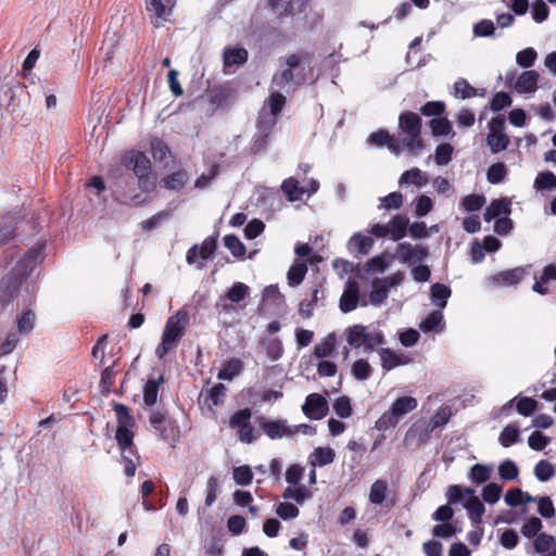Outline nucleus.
<instances>
[{"label": "nucleus", "instance_id": "f257e3e1", "mask_svg": "<svg viewBox=\"0 0 556 556\" xmlns=\"http://www.w3.org/2000/svg\"><path fill=\"white\" fill-rule=\"evenodd\" d=\"M189 321V314L184 308L178 309L174 315L167 318L161 337V342L155 349V355L159 359H164L179 345L181 339L186 334Z\"/></svg>", "mask_w": 556, "mask_h": 556}, {"label": "nucleus", "instance_id": "f03ea898", "mask_svg": "<svg viewBox=\"0 0 556 556\" xmlns=\"http://www.w3.org/2000/svg\"><path fill=\"white\" fill-rule=\"evenodd\" d=\"M308 53H290L285 58V68L274 74L273 87L279 90H287L288 86L300 87L307 81V71L304 66Z\"/></svg>", "mask_w": 556, "mask_h": 556}, {"label": "nucleus", "instance_id": "7ed1b4c3", "mask_svg": "<svg viewBox=\"0 0 556 556\" xmlns=\"http://www.w3.org/2000/svg\"><path fill=\"white\" fill-rule=\"evenodd\" d=\"M421 117L413 111H404L399 116V129L405 135L400 141L410 155L417 156L425 144L421 139Z\"/></svg>", "mask_w": 556, "mask_h": 556}, {"label": "nucleus", "instance_id": "20e7f679", "mask_svg": "<svg viewBox=\"0 0 556 556\" xmlns=\"http://www.w3.org/2000/svg\"><path fill=\"white\" fill-rule=\"evenodd\" d=\"M418 405L415 397L404 395L396 399L389 410L384 412L376 421L375 427L379 431H387L388 429L396 427L400 419L413 412Z\"/></svg>", "mask_w": 556, "mask_h": 556}, {"label": "nucleus", "instance_id": "39448f33", "mask_svg": "<svg viewBox=\"0 0 556 556\" xmlns=\"http://www.w3.org/2000/svg\"><path fill=\"white\" fill-rule=\"evenodd\" d=\"M149 424L156 437L164 442H175L179 438V427L174 420L167 408L160 407L151 410Z\"/></svg>", "mask_w": 556, "mask_h": 556}, {"label": "nucleus", "instance_id": "423d86ee", "mask_svg": "<svg viewBox=\"0 0 556 556\" xmlns=\"http://www.w3.org/2000/svg\"><path fill=\"white\" fill-rule=\"evenodd\" d=\"M252 412L250 408H243L236 412L229 420V427L238 430L240 441L252 443L254 441V428L251 425Z\"/></svg>", "mask_w": 556, "mask_h": 556}, {"label": "nucleus", "instance_id": "0eeeda50", "mask_svg": "<svg viewBox=\"0 0 556 556\" xmlns=\"http://www.w3.org/2000/svg\"><path fill=\"white\" fill-rule=\"evenodd\" d=\"M396 254L400 262L413 265L424 262L429 256V248L421 244L401 242L396 247Z\"/></svg>", "mask_w": 556, "mask_h": 556}, {"label": "nucleus", "instance_id": "6e6552de", "mask_svg": "<svg viewBox=\"0 0 556 556\" xmlns=\"http://www.w3.org/2000/svg\"><path fill=\"white\" fill-rule=\"evenodd\" d=\"M302 410L306 417L314 420L324 418L329 410L327 400L319 393H312L306 396Z\"/></svg>", "mask_w": 556, "mask_h": 556}, {"label": "nucleus", "instance_id": "1a4fd4ad", "mask_svg": "<svg viewBox=\"0 0 556 556\" xmlns=\"http://www.w3.org/2000/svg\"><path fill=\"white\" fill-rule=\"evenodd\" d=\"M42 248H30L16 263L15 267L9 273L16 275L21 278L23 283L24 279L34 270L37 265V260L41 253Z\"/></svg>", "mask_w": 556, "mask_h": 556}, {"label": "nucleus", "instance_id": "9d476101", "mask_svg": "<svg viewBox=\"0 0 556 556\" xmlns=\"http://www.w3.org/2000/svg\"><path fill=\"white\" fill-rule=\"evenodd\" d=\"M217 248V241L214 237H207L203 240L201 245L193 244L188 251L186 255V261L189 265H192L197 262V258L200 257L202 261H207L212 258Z\"/></svg>", "mask_w": 556, "mask_h": 556}, {"label": "nucleus", "instance_id": "9b49d317", "mask_svg": "<svg viewBox=\"0 0 556 556\" xmlns=\"http://www.w3.org/2000/svg\"><path fill=\"white\" fill-rule=\"evenodd\" d=\"M189 181V174L185 168H178L177 170L163 176L159 185L161 188L179 192L181 191Z\"/></svg>", "mask_w": 556, "mask_h": 556}, {"label": "nucleus", "instance_id": "f8f14e48", "mask_svg": "<svg viewBox=\"0 0 556 556\" xmlns=\"http://www.w3.org/2000/svg\"><path fill=\"white\" fill-rule=\"evenodd\" d=\"M368 142L376 147L387 146L388 149L395 155H399L403 150L401 141L394 136L390 135V132L386 129H379L370 134L368 137Z\"/></svg>", "mask_w": 556, "mask_h": 556}, {"label": "nucleus", "instance_id": "ddd939ff", "mask_svg": "<svg viewBox=\"0 0 556 556\" xmlns=\"http://www.w3.org/2000/svg\"><path fill=\"white\" fill-rule=\"evenodd\" d=\"M359 301V286L356 280L350 279L340 298V309L343 313H350L357 307Z\"/></svg>", "mask_w": 556, "mask_h": 556}, {"label": "nucleus", "instance_id": "4468645a", "mask_svg": "<svg viewBox=\"0 0 556 556\" xmlns=\"http://www.w3.org/2000/svg\"><path fill=\"white\" fill-rule=\"evenodd\" d=\"M21 286V278L16 275H5L0 280V303L9 304L17 295Z\"/></svg>", "mask_w": 556, "mask_h": 556}, {"label": "nucleus", "instance_id": "2eb2a0df", "mask_svg": "<svg viewBox=\"0 0 556 556\" xmlns=\"http://www.w3.org/2000/svg\"><path fill=\"white\" fill-rule=\"evenodd\" d=\"M262 429L271 440L280 439L282 437H293L295 434V430H293L292 427L287 426L286 422L281 420L265 421L262 425Z\"/></svg>", "mask_w": 556, "mask_h": 556}, {"label": "nucleus", "instance_id": "dca6fc26", "mask_svg": "<svg viewBox=\"0 0 556 556\" xmlns=\"http://www.w3.org/2000/svg\"><path fill=\"white\" fill-rule=\"evenodd\" d=\"M511 203L507 198L494 199L485 208L483 217L485 222L500 218L501 215L508 216L511 213Z\"/></svg>", "mask_w": 556, "mask_h": 556}, {"label": "nucleus", "instance_id": "f3484780", "mask_svg": "<svg viewBox=\"0 0 556 556\" xmlns=\"http://www.w3.org/2000/svg\"><path fill=\"white\" fill-rule=\"evenodd\" d=\"M526 275V270L516 267L497 273L492 277V281L496 286H515L519 283Z\"/></svg>", "mask_w": 556, "mask_h": 556}, {"label": "nucleus", "instance_id": "a211bd4d", "mask_svg": "<svg viewBox=\"0 0 556 556\" xmlns=\"http://www.w3.org/2000/svg\"><path fill=\"white\" fill-rule=\"evenodd\" d=\"M466 494L469 496L465 507L468 510L469 519L472 523H481L482 516L485 511L484 505L482 502L473 494V490L470 488H466Z\"/></svg>", "mask_w": 556, "mask_h": 556}, {"label": "nucleus", "instance_id": "6ab92c4d", "mask_svg": "<svg viewBox=\"0 0 556 556\" xmlns=\"http://www.w3.org/2000/svg\"><path fill=\"white\" fill-rule=\"evenodd\" d=\"M381 359V366L384 370L389 371L393 368L405 365L409 362L408 357L405 355L396 354L389 348H382L378 351Z\"/></svg>", "mask_w": 556, "mask_h": 556}, {"label": "nucleus", "instance_id": "aec40b11", "mask_svg": "<svg viewBox=\"0 0 556 556\" xmlns=\"http://www.w3.org/2000/svg\"><path fill=\"white\" fill-rule=\"evenodd\" d=\"M539 73L536 71H525L518 77L515 89L519 93H531L538 88Z\"/></svg>", "mask_w": 556, "mask_h": 556}, {"label": "nucleus", "instance_id": "412c9836", "mask_svg": "<svg viewBox=\"0 0 556 556\" xmlns=\"http://www.w3.org/2000/svg\"><path fill=\"white\" fill-rule=\"evenodd\" d=\"M126 165H131V169L136 177L151 174V162L143 152H134Z\"/></svg>", "mask_w": 556, "mask_h": 556}, {"label": "nucleus", "instance_id": "4be33fe9", "mask_svg": "<svg viewBox=\"0 0 556 556\" xmlns=\"http://www.w3.org/2000/svg\"><path fill=\"white\" fill-rule=\"evenodd\" d=\"M389 233L393 241H399L406 237L409 226V219L401 214L394 215L389 220Z\"/></svg>", "mask_w": 556, "mask_h": 556}, {"label": "nucleus", "instance_id": "5701e85b", "mask_svg": "<svg viewBox=\"0 0 556 556\" xmlns=\"http://www.w3.org/2000/svg\"><path fill=\"white\" fill-rule=\"evenodd\" d=\"M249 53L245 48H226L223 53L225 67L240 66L248 61Z\"/></svg>", "mask_w": 556, "mask_h": 556}, {"label": "nucleus", "instance_id": "b1692460", "mask_svg": "<svg viewBox=\"0 0 556 556\" xmlns=\"http://www.w3.org/2000/svg\"><path fill=\"white\" fill-rule=\"evenodd\" d=\"M164 376L161 375L157 379H149L143 387V403L148 407H152L157 402V394L160 387L164 383Z\"/></svg>", "mask_w": 556, "mask_h": 556}, {"label": "nucleus", "instance_id": "393cba45", "mask_svg": "<svg viewBox=\"0 0 556 556\" xmlns=\"http://www.w3.org/2000/svg\"><path fill=\"white\" fill-rule=\"evenodd\" d=\"M281 191L290 202L302 200V197L306 192L303 187H300L299 180L294 177H289L282 181Z\"/></svg>", "mask_w": 556, "mask_h": 556}, {"label": "nucleus", "instance_id": "a878e982", "mask_svg": "<svg viewBox=\"0 0 556 556\" xmlns=\"http://www.w3.org/2000/svg\"><path fill=\"white\" fill-rule=\"evenodd\" d=\"M451 293V288L440 282L433 283L430 289V296L432 303L441 309L446 306Z\"/></svg>", "mask_w": 556, "mask_h": 556}, {"label": "nucleus", "instance_id": "bb28decb", "mask_svg": "<svg viewBox=\"0 0 556 556\" xmlns=\"http://www.w3.org/2000/svg\"><path fill=\"white\" fill-rule=\"evenodd\" d=\"M134 427H117L115 432V439L122 453L131 452L134 447L135 433Z\"/></svg>", "mask_w": 556, "mask_h": 556}, {"label": "nucleus", "instance_id": "cd10ccee", "mask_svg": "<svg viewBox=\"0 0 556 556\" xmlns=\"http://www.w3.org/2000/svg\"><path fill=\"white\" fill-rule=\"evenodd\" d=\"M336 453L331 447H316L313 452V454L309 457V464L313 467L319 466H326L331 464L334 460Z\"/></svg>", "mask_w": 556, "mask_h": 556}, {"label": "nucleus", "instance_id": "c85d7f7f", "mask_svg": "<svg viewBox=\"0 0 556 556\" xmlns=\"http://www.w3.org/2000/svg\"><path fill=\"white\" fill-rule=\"evenodd\" d=\"M556 280V265L548 264L544 267L541 277L534 282L532 289L539 294H546L548 292L547 282Z\"/></svg>", "mask_w": 556, "mask_h": 556}, {"label": "nucleus", "instance_id": "c756f323", "mask_svg": "<svg viewBox=\"0 0 556 556\" xmlns=\"http://www.w3.org/2000/svg\"><path fill=\"white\" fill-rule=\"evenodd\" d=\"M266 8L277 14L279 22H282L286 16L292 15L294 10L292 1L285 0H266Z\"/></svg>", "mask_w": 556, "mask_h": 556}, {"label": "nucleus", "instance_id": "7c9ffc66", "mask_svg": "<svg viewBox=\"0 0 556 556\" xmlns=\"http://www.w3.org/2000/svg\"><path fill=\"white\" fill-rule=\"evenodd\" d=\"M337 344V337L334 333H329L320 343L314 346V355L318 358L329 357L333 354Z\"/></svg>", "mask_w": 556, "mask_h": 556}, {"label": "nucleus", "instance_id": "2f4dec72", "mask_svg": "<svg viewBox=\"0 0 556 556\" xmlns=\"http://www.w3.org/2000/svg\"><path fill=\"white\" fill-rule=\"evenodd\" d=\"M428 181L429 179L426 173L421 172L417 167L405 170L400 177V185L413 184L417 187H424L428 184Z\"/></svg>", "mask_w": 556, "mask_h": 556}, {"label": "nucleus", "instance_id": "473e14b6", "mask_svg": "<svg viewBox=\"0 0 556 556\" xmlns=\"http://www.w3.org/2000/svg\"><path fill=\"white\" fill-rule=\"evenodd\" d=\"M311 496L312 493L305 485L288 486L285 489L282 493V497L285 500H293L299 505H302Z\"/></svg>", "mask_w": 556, "mask_h": 556}, {"label": "nucleus", "instance_id": "72a5a7b5", "mask_svg": "<svg viewBox=\"0 0 556 556\" xmlns=\"http://www.w3.org/2000/svg\"><path fill=\"white\" fill-rule=\"evenodd\" d=\"M242 369V362L238 358H231L223 364L217 374L220 380H232Z\"/></svg>", "mask_w": 556, "mask_h": 556}, {"label": "nucleus", "instance_id": "f704fd0d", "mask_svg": "<svg viewBox=\"0 0 556 556\" xmlns=\"http://www.w3.org/2000/svg\"><path fill=\"white\" fill-rule=\"evenodd\" d=\"M175 5V0H150L147 10L153 12L159 18H166Z\"/></svg>", "mask_w": 556, "mask_h": 556}, {"label": "nucleus", "instance_id": "c9c22d12", "mask_svg": "<svg viewBox=\"0 0 556 556\" xmlns=\"http://www.w3.org/2000/svg\"><path fill=\"white\" fill-rule=\"evenodd\" d=\"M387 492L388 482L383 479L376 480L370 486L369 502L375 505H381L386 500Z\"/></svg>", "mask_w": 556, "mask_h": 556}, {"label": "nucleus", "instance_id": "e433bc0d", "mask_svg": "<svg viewBox=\"0 0 556 556\" xmlns=\"http://www.w3.org/2000/svg\"><path fill=\"white\" fill-rule=\"evenodd\" d=\"M150 149L153 159L160 163L172 155L167 143L157 137H154L150 140Z\"/></svg>", "mask_w": 556, "mask_h": 556}, {"label": "nucleus", "instance_id": "4c0bfd02", "mask_svg": "<svg viewBox=\"0 0 556 556\" xmlns=\"http://www.w3.org/2000/svg\"><path fill=\"white\" fill-rule=\"evenodd\" d=\"M388 286L383 282V280L379 278L372 280V289L369 293V300L371 304H382L388 298Z\"/></svg>", "mask_w": 556, "mask_h": 556}, {"label": "nucleus", "instance_id": "58836bf2", "mask_svg": "<svg viewBox=\"0 0 556 556\" xmlns=\"http://www.w3.org/2000/svg\"><path fill=\"white\" fill-rule=\"evenodd\" d=\"M307 273V266L303 262L294 263L288 270L287 278L291 287L302 283Z\"/></svg>", "mask_w": 556, "mask_h": 556}, {"label": "nucleus", "instance_id": "ea45409f", "mask_svg": "<svg viewBox=\"0 0 556 556\" xmlns=\"http://www.w3.org/2000/svg\"><path fill=\"white\" fill-rule=\"evenodd\" d=\"M520 440V431L517 425L509 424L501 432L498 441L504 447H509Z\"/></svg>", "mask_w": 556, "mask_h": 556}, {"label": "nucleus", "instance_id": "a19ab883", "mask_svg": "<svg viewBox=\"0 0 556 556\" xmlns=\"http://www.w3.org/2000/svg\"><path fill=\"white\" fill-rule=\"evenodd\" d=\"M113 409L116 415L118 424L117 427H135V418L131 415L130 409L126 405L122 403H116L114 404Z\"/></svg>", "mask_w": 556, "mask_h": 556}, {"label": "nucleus", "instance_id": "79ce46f5", "mask_svg": "<svg viewBox=\"0 0 556 556\" xmlns=\"http://www.w3.org/2000/svg\"><path fill=\"white\" fill-rule=\"evenodd\" d=\"M486 143L493 153H498L507 149L509 144V137L504 132H489Z\"/></svg>", "mask_w": 556, "mask_h": 556}, {"label": "nucleus", "instance_id": "37998d69", "mask_svg": "<svg viewBox=\"0 0 556 556\" xmlns=\"http://www.w3.org/2000/svg\"><path fill=\"white\" fill-rule=\"evenodd\" d=\"M366 327L362 325H354L348 329L346 341L348 343L358 349L365 343Z\"/></svg>", "mask_w": 556, "mask_h": 556}, {"label": "nucleus", "instance_id": "c03bdc74", "mask_svg": "<svg viewBox=\"0 0 556 556\" xmlns=\"http://www.w3.org/2000/svg\"><path fill=\"white\" fill-rule=\"evenodd\" d=\"M443 323V314L440 309L432 311L419 324V328L424 332H430L437 329Z\"/></svg>", "mask_w": 556, "mask_h": 556}, {"label": "nucleus", "instance_id": "a18cd8bd", "mask_svg": "<svg viewBox=\"0 0 556 556\" xmlns=\"http://www.w3.org/2000/svg\"><path fill=\"white\" fill-rule=\"evenodd\" d=\"M371 374L372 368L366 359L359 358L353 363L352 375L356 380H367L370 378Z\"/></svg>", "mask_w": 556, "mask_h": 556}, {"label": "nucleus", "instance_id": "49530a36", "mask_svg": "<svg viewBox=\"0 0 556 556\" xmlns=\"http://www.w3.org/2000/svg\"><path fill=\"white\" fill-rule=\"evenodd\" d=\"M491 468L486 465L475 464L469 471V479L476 484H482L490 479Z\"/></svg>", "mask_w": 556, "mask_h": 556}, {"label": "nucleus", "instance_id": "de8ad7c7", "mask_svg": "<svg viewBox=\"0 0 556 556\" xmlns=\"http://www.w3.org/2000/svg\"><path fill=\"white\" fill-rule=\"evenodd\" d=\"M224 244L235 257H242L247 253L245 245L236 235H226L224 237Z\"/></svg>", "mask_w": 556, "mask_h": 556}, {"label": "nucleus", "instance_id": "09e8293b", "mask_svg": "<svg viewBox=\"0 0 556 556\" xmlns=\"http://www.w3.org/2000/svg\"><path fill=\"white\" fill-rule=\"evenodd\" d=\"M318 293H319V289L315 288L313 290V295H312L311 300H302L300 302L299 314L302 318L308 319L313 316L314 308L317 305L318 300H319Z\"/></svg>", "mask_w": 556, "mask_h": 556}, {"label": "nucleus", "instance_id": "8fccbe9b", "mask_svg": "<svg viewBox=\"0 0 556 556\" xmlns=\"http://www.w3.org/2000/svg\"><path fill=\"white\" fill-rule=\"evenodd\" d=\"M556 187V175L549 170L541 172L534 180L536 190H551Z\"/></svg>", "mask_w": 556, "mask_h": 556}, {"label": "nucleus", "instance_id": "3c124183", "mask_svg": "<svg viewBox=\"0 0 556 556\" xmlns=\"http://www.w3.org/2000/svg\"><path fill=\"white\" fill-rule=\"evenodd\" d=\"M434 137L446 136L452 131V124L446 117H434L429 122Z\"/></svg>", "mask_w": 556, "mask_h": 556}, {"label": "nucleus", "instance_id": "603ef678", "mask_svg": "<svg viewBox=\"0 0 556 556\" xmlns=\"http://www.w3.org/2000/svg\"><path fill=\"white\" fill-rule=\"evenodd\" d=\"M485 204V198L482 194L471 193L462 199V206L467 212H476Z\"/></svg>", "mask_w": 556, "mask_h": 556}, {"label": "nucleus", "instance_id": "864d4df0", "mask_svg": "<svg viewBox=\"0 0 556 556\" xmlns=\"http://www.w3.org/2000/svg\"><path fill=\"white\" fill-rule=\"evenodd\" d=\"M170 217V212L167 210H163L152 215L148 219L141 222V228L144 231H151L159 227L164 220H167Z\"/></svg>", "mask_w": 556, "mask_h": 556}, {"label": "nucleus", "instance_id": "5fc2aeb1", "mask_svg": "<svg viewBox=\"0 0 556 556\" xmlns=\"http://www.w3.org/2000/svg\"><path fill=\"white\" fill-rule=\"evenodd\" d=\"M507 175V168L504 163L492 164L486 173V178L490 184H501Z\"/></svg>", "mask_w": 556, "mask_h": 556}, {"label": "nucleus", "instance_id": "6e6d98bb", "mask_svg": "<svg viewBox=\"0 0 556 556\" xmlns=\"http://www.w3.org/2000/svg\"><path fill=\"white\" fill-rule=\"evenodd\" d=\"M534 475L538 480L545 482L554 477L555 468L548 460L542 459L535 465Z\"/></svg>", "mask_w": 556, "mask_h": 556}, {"label": "nucleus", "instance_id": "4d7b16f0", "mask_svg": "<svg viewBox=\"0 0 556 556\" xmlns=\"http://www.w3.org/2000/svg\"><path fill=\"white\" fill-rule=\"evenodd\" d=\"M445 110L446 105L443 101H428L420 108V113L428 117H440Z\"/></svg>", "mask_w": 556, "mask_h": 556}, {"label": "nucleus", "instance_id": "13d9d810", "mask_svg": "<svg viewBox=\"0 0 556 556\" xmlns=\"http://www.w3.org/2000/svg\"><path fill=\"white\" fill-rule=\"evenodd\" d=\"M232 477L237 484L249 485L252 483L253 472L248 465H243L233 468Z\"/></svg>", "mask_w": 556, "mask_h": 556}, {"label": "nucleus", "instance_id": "bf43d9fd", "mask_svg": "<svg viewBox=\"0 0 556 556\" xmlns=\"http://www.w3.org/2000/svg\"><path fill=\"white\" fill-rule=\"evenodd\" d=\"M519 469L517 465L510 460L506 459L498 466V475L505 481L515 480L518 477Z\"/></svg>", "mask_w": 556, "mask_h": 556}, {"label": "nucleus", "instance_id": "052dcab7", "mask_svg": "<svg viewBox=\"0 0 556 556\" xmlns=\"http://www.w3.org/2000/svg\"><path fill=\"white\" fill-rule=\"evenodd\" d=\"M351 243L361 254H368L370 249L374 245V239L368 236H363L361 233H355L351 238Z\"/></svg>", "mask_w": 556, "mask_h": 556}, {"label": "nucleus", "instance_id": "680f3d73", "mask_svg": "<svg viewBox=\"0 0 556 556\" xmlns=\"http://www.w3.org/2000/svg\"><path fill=\"white\" fill-rule=\"evenodd\" d=\"M249 287L243 282H236L227 292V298L232 303H239L249 295Z\"/></svg>", "mask_w": 556, "mask_h": 556}, {"label": "nucleus", "instance_id": "e2e57ef3", "mask_svg": "<svg viewBox=\"0 0 556 556\" xmlns=\"http://www.w3.org/2000/svg\"><path fill=\"white\" fill-rule=\"evenodd\" d=\"M299 514V508L289 502L279 503L276 507V515L283 520L294 519Z\"/></svg>", "mask_w": 556, "mask_h": 556}, {"label": "nucleus", "instance_id": "0e129e2a", "mask_svg": "<svg viewBox=\"0 0 556 556\" xmlns=\"http://www.w3.org/2000/svg\"><path fill=\"white\" fill-rule=\"evenodd\" d=\"M333 410L340 418H349L352 415L351 401L346 395L338 397L333 402Z\"/></svg>", "mask_w": 556, "mask_h": 556}, {"label": "nucleus", "instance_id": "69168bd1", "mask_svg": "<svg viewBox=\"0 0 556 556\" xmlns=\"http://www.w3.org/2000/svg\"><path fill=\"white\" fill-rule=\"evenodd\" d=\"M555 543V538L552 534L540 533L535 536L533 546L536 553L543 554L551 549Z\"/></svg>", "mask_w": 556, "mask_h": 556}, {"label": "nucleus", "instance_id": "338daca9", "mask_svg": "<svg viewBox=\"0 0 556 556\" xmlns=\"http://www.w3.org/2000/svg\"><path fill=\"white\" fill-rule=\"evenodd\" d=\"M453 147L450 143H441L435 149L434 161L438 165H446L452 160Z\"/></svg>", "mask_w": 556, "mask_h": 556}, {"label": "nucleus", "instance_id": "774afa93", "mask_svg": "<svg viewBox=\"0 0 556 556\" xmlns=\"http://www.w3.org/2000/svg\"><path fill=\"white\" fill-rule=\"evenodd\" d=\"M455 94H459L462 99H469L477 96V90L465 79L458 78L454 83Z\"/></svg>", "mask_w": 556, "mask_h": 556}]
</instances>
